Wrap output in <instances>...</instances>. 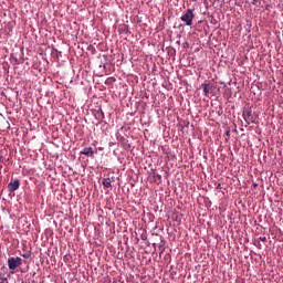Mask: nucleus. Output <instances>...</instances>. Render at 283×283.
<instances>
[{
    "mask_svg": "<svg viewBox=\"0 0 283 283\" xmlns=\"http://www.w3.org/2000/svg\"><path fill=\"white\" fill-rule=\"evenodd\" d=\"M21 264H23V259H21L20 256H11L8 259V266L10 271H15V269H19V266H21Z\"/></svg>",
    "mask_w": 283,
    "mask_h": 283,
    "instance_id": "nucleus-1",
    "label": "nucleus"
},
{
    "mask_svg": "<svg viewBox=\"0 0 283 283\" xmlns=\"http://www.w3.org/2000/svg\"><path fill=\"white\" fill-rule=\"evenodd\" d=\"M186 25H192L193 24V10L188 9L184 15L180 18Z\"/></svg>",
    "mask_w": 283,
    "mask_h": 283,
    "instance_id": "nucleus-2",
    "label": "nucleus"
},
{
    "mask_svg": "<svg viewBox=\"0 0 283 283\" xmlns=\"http://www.w3.org/2000/svg\"><path fill=\"white\" fill-rule=\"evenodd\" d=\"M242 116H243V120H245L248 125H251V123H255V116H253V113L251 112V109L244 108Z\"/></svg>",
    "mask_w": 283,
    "mask_h": 283,
    "instance_id": "nucleus-3",
    "label": "nucleus"
},
{
    "mask_svg": "<svg viewBox=\"0 0 283 283\" xmlns=\"http://www.w3.org/2000/svg\"><path fill=\"white\" fill-rule=\"evenodd\" d=\"M10 160H12V157L8 154V149H1L0 150V163L3 165H10Z\"/></svg>",
    "mask_w": 283,
    "mask_h": 283,
    "instance_id": "nucleus-4",
    "label": "nucleus"
},
{
    "mask_svg": "<svg viewBox=\"0 0 283 283\" xmlns=\"http://www.w3.org/2000/svg\"><path fill=\"white\" fill-rule=\"evenodd\" d=\"M20 185H21V181H19V179H15V180L9 182L8 189L10 191V193L17 191V189H19Z\"/></svg>",
    "mask_w": 283,
    "mask_h": 283,
    "instance_id": "nucleus-5",
    "label": "nucleus"
},
{
    "mask_svg": "<svg viewBox=\"0 0 283 283\" xmlns=\"http://www.w3.org/2000/svg\"><path fill=\"white\" fill-rule=\"evenodd\" d=\"M82 156H87L88 158H92L94 156V149L92 147L84 148L80 153Z\"/></svg>",
    "mask_w": 283,
    "mask_h": 283,
    "instance_id": "nucleus-6",
    "label": "nucleus"
},
{
    "mask_svg": "<svg viewBox=\"0 0 283 283\" xmlns=\"http://www.w3.org/2000/svg\"><path fill=\"white\" fill-rule=\"evenodd\" d=\"M102 185L106 187V189H109V187H112V178H104Z\"/></svg>",
    "mask_w": 283,
    "mask_h": 283,
    "instance_id": "nucleus-7",
    "label": "nucleus"
},
{
    "mask_svg": "<svg viewBox=\"0 0 283 283\" xmlns=\"http://www.w3.org/2000/svg\"><path fill=\"white\" fill-rule=\"evenodd\" d=\"M205 96H209V84H201Z\"/></svg>",
    "mask_w": 283,
    "mask_h": 283,
    "instance_id": "nucleus-8",
    "label": "nucleus"
},
{
    "mask_svg": "<svg viewBox=\"0 0 283 283\" xmlns=\"http://www.w3.org/2000/svg\"><path fill=\"white\" fill-rule=\"evenodd\" d=\"M0 283H8V279H0Z\"/></svg>",
    "mask_w": 283,
    "mask_h": 283,
    "instance_id": "nucleus-9",
    "label": "nucleus"
},
{
    "mask_svg": "<svg viewBox=\"0 0 283 283\" xmlns=\"http://www.w3.org/2000/svg\"><path fill=\"white\" fill-rule=\"evenodd\" d=\"M260 240H262V242H266V237L260 238Z\"/></svg>",
    "mask_w": 283,
    "mask_h": 283,
    "instance_id": "nucleus-10",
    "label": "nucleus"
},
{
    "mask_svg": "<svg viewBox=\"0 0 283 283\" xmlns=\"http://www.w3.org/2000/svg\"><path fill=\"white\" fill-rule=\"evenodd\" d=\"M253 187H258V184H253Z\"/></svg>",
    "mask_w": 283,
    "mask_h": 283,
    "instance_id": "nucleus-11",
    "label": "nucleus"
}]
</instances>
